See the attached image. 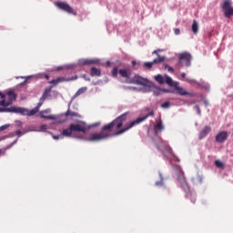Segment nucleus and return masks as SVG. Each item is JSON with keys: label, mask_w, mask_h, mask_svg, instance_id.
<instances>
[{"label": "nucleus", "mask_w": 233, "mask_h": 233, "mask_svg": "<svg viewBox=\"0 0 233 233\" xmlns=\"http://www.w3.org/2000/svg\"><path fill=\"white\" fill-rule=\"evenodd\" d=\"M15 125H16V127H23V122H21L20 120H17L16 122H15Z\"/></svg>", "instance_id": "nucleus-37"}, {"label": "nucleus", "mask_w": 233, "mask_h": 233, "mask_svg": "<svg viewBox=\"0 0 233 233\" xmlns=\"http://www.w3.org/2000/svg\"><path fill=\"white\" fill-rule=\"evenodd\" d=\"M4 96H5L4 99L5 101H7V103H10V105H12V103H14V101H15V99L17 97V96L15 95V93L14 91H8Z\"/></svg>", "instance_id": "nucleus-14"}, {"label": "nucleus", "mask_w": 233, "mask_h": 233, "mask_svg": "<svg viewBox=\"0 0 233 233\" xmlns=\"http://www.w3.org/2000/svg\"><path fill=\"white\" fill-rule=\"evenodd\" d=\"M88 126L83 121H79L76 124H71L68 128L64 129L62 132L63 137H77L80 139L86 134Z\"/></svg>", "instance_id": "nucleus-2"}, {"label": "nucleus", "mask_w": 233, "mask_h": 233, "mask_svg": "<svg viewBox=\"0 0 233 233\" xmlns=\"http://www.w3.org/2000/svg\"><path fill=\"white\" fill-rule=\"evenodd\" d=\"M211 128L209 126H206L199 133L198 139H203L204 137H207L210 132Z\"/></svg>", "instance_id": "nucleus-18"}, {"label": "nucleus", "mask_w": 233, "mask_h": 233, "mask_svg": "<svg viewBox=\"0 0 233 233\" xmlns=\"http://www.w3.org/2000/svg\"><path fill=\"white\" fill-rule=\"evenodd\" d=\"M43 103H45V99L40 97L37 106L31 110H28L25 107L11 106L0 107V112H11L13 114H20L21 116H28L30 117L32 116H35L39 112V108H41Z\"/></svg>", "instance_id": "nucleus-3"}, {"label": "nucleus", "mask_w": 233, "mask_h": 233, "mask_svg": "<svg viewBox=\"0 0 233 233\" xmlns=\"http://www.w3.org/2000/svg\"><path fill=\"white\" fill-rule=\"evenodd\" d=\"M222 9L224 10L225 17L230 19L233 16V7L231 0H225L222 5Z\"/></svg>", "instance_id": "nucleus-7"}, {"label": "nucleus", "mask_w": 233, "mask_h": 233, "mask_svg": "<svg viewBox=\"0 0 233 233\" xmlns=\"http://www.w3.org/2000/svg\"><path fill=\"white\" fill-rule=\"evenodd\" d=\"M46 79H48V75H45Z\"/></svg>", "instance_id": "nucleus-49"}, {"label": "nucleus", "mask_w": 233, "mask_h": 233, "mask_svg": "<svg viewBox=\"0 0 233 233\" xmlns=\"http://www.w3.org/2000/svg\"><path fill=\"white\" fill-rule=\"evenodd\" d=\"M8 125H4L2 127H0V132H3V130H6V128H8Z\"/></svg>", "instance_id": "nucleus-35"}, {"label": "nucleus", "mask_w": 233, "mask_h": 233, "mask_svg": "<svg viewBox=\"0 0 233 233\" xmlns=\"http://www.w3.org/2000/svg\"><path fill=\"white\" fill-rule=\"evenodd\" d=\"M56 6H59V1L55 2Z\"/></svg>", "instance_id": "nucleus-43"}, {"label": "nucleus", "mask_w": 233, "mask_h": 233, "mask_svg": "<svg viewBox=\"0 0 233 233\" xmlns=\"http://www.w3.org/2000/svg\"><path fill=\"white\" fill-rule=\"evenodd\" d=\"M155 80L157 83H159V85H163L165 83V77H163L161 75L155 76Z\"/></svg>", "instance_id": "nucleus-24"}, {"label": "nucleus", "mask_w": 233, "mask_h": 233, "mask_svg": "<svg viewBox=\"0 0 233 233\" xmlns=\"http://www.w3.org/2000/svg\"><path fill=\"white\" fill-rule=\"evenodd\" d=\"M127 116H128V113H124L120 115L118 117H116V119H114L109 124L105 125L102 127L100 133H94L90 135L88 141H91V142L103 141V139H106L110 137V132H112L113 130L116 131L115 133L116 136H119L117 135V132L123 129V125L127 121Z\"/></svg>", "instance_id": "nucleus-1"}, {"label": "nucleus", "mask_w": 233, "mask_h": 233, "mask_svg": "<svg viewBox=\"0 0 233 233\" xmlns=\"http://www.w3.org/2000/svg\"><path fill=\"white\" fill-rule=\"evenodd\" d=\"M193 201V203L196 201L195 199L194 200H192Z\"/></svg>", "instance_id": "nucleus-52"}, {"label": "nucleus", "mask_w": 233, "mask_h": 233, "mask_svg": "<svg viewBox=\"0 0 233 233\" xmlns=\"http://www.w3.org/2000/svg\"><path fill=\"white\" fill-rule=\"evenodd\" d=\"M178 62L184 63L185 66H190L192 63V55L187 52H184L178 55Z\"/></svg>", "instance_id": "nucleus-8"}, {"label": "nucleus", "mask_w": 233, "mask_h": 233, "mask_svg": "<svg viewBox=\"0 0 233 233\" xmlns=\"http://www.w3.org/2000/svg\"><path fill=\"white\" fill-rule=\"evenodd\" d=\"M228 137V134L227 131H221L216 136V141L217 143H225Z\"/></svg>", "instance_id": "nucleus-15"}, {"label": "nucleus", "mask_w": 233, "mask_h": 233, "mask_svg": "<svg viewBox=\"0 0 233 233\" xmlns=\"http://www.w3.org/2000/svg\"><path fill=\"white\" fill-rule=\"evenodd\" d=\"M15 135L21 137L23 136V132L21 130H16Z\"/></svg>", "instance_id": "nucleus-38"}, {"label": "nucleus", "mask_w": 233, "mask_h": 233, "mask_svg": "<svg viewBox=\"0 0 233 233\" xmlns=\"http://www.w3.org/2000/svg\"><path fill=\"white\" fill-rule=\"evenodd\" d=\"M132 65H133V66H136L137 62L136 61H132Z\"/></svg>", "instance_id": "nucleus-46"}, {"label": "nucleus", "mask_w": 233, "mask_h": 233, "mask_svg": "<svg viewBox=\"0 0 233 233\" xmlns=\"http://www.w3.org/2000/svg\"><path fill=\"white\" fill-rule=\"evenodd\" d=\"M119 76H121V77H125V78H128L130 77V76H132V71L130 70V68H125V69H120L118 71Z\"/></svg>", "instance_id": "nucleus-16"}, {"label": "nucleus", "mask_w": 233, "mask_h": 233, "mask_svg": "<svg viewBox=\"0 0 233 233\" xmlns=\"http://www.w3.org/2000/svg\"><path fill=\"white\" fill-rule=\"evenodd\" d=\"M215 165L217 168H225V163L220 160H216Z\"/></svg>", "instance_id": "nucleus-28"}, {"label": "nucleus", "mask_w": 233, "mask_h": 233, "mask_svg": "<svg viewBox=\"0 0 233 233\" xmlns=\"http://www.w3.org/2000/svg\"><path fill=\"white\" fill-rule=\"evenodd\" d=\"M87 88L86 87H81L79 88L76 93L75 94V97H77L83 94H85V92H86Z\"/></svg>", "instance_id": "nucleus-26"}, {"label": "nucleus", "mask_w": 233, "mask_h": 233, "mask_svg": "<svg viewBox=\"0 0 233 233\" xmlns=\"http://www.w3.org/2000/svg\"><path fill=\"white\" fill-rule=\"evenodd\" d=\"M150 116H154V111L149 112L144 117H138L136 120H133V121L126 124L124 126V127H122V129L117 131L116 136H121V135L125 134V132H128V130H130V128H134V127H136L137 125H139V123H143V121H145V119H147L148 117H150Z\"/></svg>", "instance_id": "nucleus-4"}, {"label": "nucleus", "mask_w": 233, "mask_h": 233, "mask_svg": "<svg viewBox=\"0 0 233 233\" xmlns=\"http://www.w3.org/2000/svg\"><path fill=\"white\" fill-rule=\"evenodd\" d=\"M176 90H177V94L179 96H190L191 97H193L194 94L193 93H188L185 90V88L178 86L177 85L175 86Z\"/></svg>", "instance_id": "nucleus-17"}, {"label": "nucleus", "mask_w": 233, "mask_h": 233, "mask_svg": "<svg viewBox=\"0 0 233 233\" xmlns=\"http://www.w3.org/2000/svg\"><path fill=\"white\" fill-rule=\"evenodd\" d=\"M198 111L199 114H201V110L199 109V106H198Z\"/></svg>", "instance_id": "nucleus-48"}, {"label": "nucleus", "mask_w": 233, "mask_h": 233, "mask_svg": "<svg viewBox=\"0 0 233 233\" xmlns=\"http://www.w3.org/2000/svg\"><path fill=\"white\" fill-rule=\"evenodd\" d=\"M3 152V150L2 149H0V154Z\"/></svg>", "instance_id": "nucleus-50"}, {"label": "nucleus", "mask_w": 233, "mask_h": 233, "mask_svg": "<svg viewBox=\"0 0 233 233\" xmlns=\"http://www.w3.org/2000/svg\"><path fill=\"white\" fill-rule=\"evenodd\" d=\"M159 177H160V180L155 183L156 187H163V185H165V183L163 182L164 181L163 174L159 173Z\"/></svg>", "instance_id": "nucleus-27"}, {"label": "nucleus", "mask_w": 233, "mask_h": 233, "mask_svg": "<svg viewBox=\"0 0 233 233\" xmlns=\"http://www.w3.org/2000/svg\"><path fill=\"white\" fill-rule=\"evenodd\" d=\"M162 92H167V90L161 89L159 87H155L154 90H153L154 96H161Z\"/></svg>", "instance_id": "nucleus-25"}, {"label": "nucleus", "mask_w": 233, "mask_h": 233, "mask_svg": "<svg viewBox=\"0 0 233 233\" xmlns=\"http://www.w3.org/2000/svg\"><path fill=\"white\" fill-rule=\"evenodd\" d=\"M49 86L46 87L41 96L42 99H44L46 101V99H48L50 97V94L52 92V88H54V86H57V85H59V77H57L56 79H53L52 81L49 82Z\"/></svg>", "instance_id": "nucleus-5"}, {"label": "nucleus", "mask_w": 233, "mask_h": 233, "mask_svg": "<svg viewBox=\"0 0 233 233\" xmlns=\"http://www.w3.org/2000/svg\"><path fill=\"white\" fill-rule=\"evenodd\" d=\"M205 103H206V105H208V102L206 101Z\"/></svg>", "instance_id": "nucleus-51"}, {"label": "nucleus", "mask_w": 233, "mask_h": 233, "mask_svg": "<svg viewBox=\"0 0 233 233\" xmlns=\"http://www.w3.org/2000/svg\"><path fill=\"white\" fill-rule=\"evenodd\" d=\"M131 83H133V85H141L142 86H147L148 79L143 78L142 76L136 75L135 77L132 79Z\"/></svg>", "instance_id": "nucleus-12"}, {"label": "nucleus", "mask_w": 233, "mask_h": 233, "mask_svg": "<svg viewBox=\"0 0 233 233\" xmlns=\"http://www.w3.org/2000/svg\"><path fill=\"white\" fill-rule=\"evenodd\" d=\"M62 81H65V78L60 77V78H59V83H62Z\"/></svg>", "instance_id": "nucleus-44"}, {"label": "nucleus", "mask_w": 233, "mask_h": 233, "mask_svg": "<svg viewBox=\"0 0 233 233\" xmlns=\"http://www.w3.org/2000/svg\"><path fill=\"white\" fill-rule=\"evenodd\" d=\"M46 130H47L46 125L40 126L39 132H46Z\"/></svg>", "instance_id": "nucleus-32"}, {"label": "nucleus", "mask_w": 233, "mask_h": 233, "mask_svg": "<svg viewBox=\"0 0 233 233\" xmlns=\"http://www.w3.org/2000/svg\"><path fill=\"white\" fill-rule=\"evenodd\" d=\"M91 77H100L101 76V69L96 67H92L90 70Z\"/></svg>", "instance_id": "nucleus-20"}, {"label": "nucleus", "mask_w": 233, "mask_h": 233, "mask_svg": "<svg viewBox=\"0 0 233 233\" xmlns=\"http://www.w3.org/2000/svg\"><path fill=\"white\" fill-rule=\"evenodd\" d=\"M78 64L82 66H86L88 65H99V59L82 58L78 61Z\"/></svg>", "instance_id": "nucleus-13"}, {"label": "nucleus", "mask_w": 233, "mask_h": 233, "mask_svg": "<svg viewBox=\"0 0 233 233\" xmlns=\"http://www.w3.org/2000/svg\"><path fill=\"white\" fill-rule=\"evenodd\" d=\"M180 33H181V31L179 30V28L175 29L176 35H179Z\"/></svg>", "instance_id": "nucleus-39"}, {"label": "nucleus", "mask_w": 233, "mask_h": 233, "mask_svg": "<svg viewBox=\"0 0 233 233\" xmlns=\"http://www.w3.org/2000/svg\"><path fill=\"white\" fill-rule=\"evenodd\" d=\"M101 126V122H96L94 124H91L90 126H87V128L89 130V128H96L97 127H100Z\"/></svg>", "instance_id": "nucleus-30"}, {"label": "nucleus", "mask_w": 233, "mask_h": 233, "mask_svg": "<svg viewBox=\"0 0 233 233\" xmlns=\"http://www.w3.org/2000/svg\"><path fill=\"white\" fill-rule=\"evenodd\" d=\"M166 70H168V72H174V68H172L171 66H168V65L165 66Z\"/></svg>", "instance_id": "nucleus-34"}, {"label": "nucleus", "mask_w": 233, "mask_h": 233, "mask_svg": "<svg viewBox=\"0 0 233 233\" xmlns=\"http://www.w3.org/2000/svg\"><path fill=\"white\" fill-rule=\"evenodd\" d=\"M162 108H170V102H165L161 105Z\"/></svg>", "instance_id": "nucleus-33"}, {"label": "nucleus", "mask_w": 233, "mask_h": 233, "mask_svg": "<svg viewBox=\"0 0 233 233\" xmlns=\"http://www.w3.org/2000/svg\"><path fill=\"white\" fill-rule=\"evenodd\" d=\"M157 52H162L161 49H157L152 52V54H157V57H161V56H159V54H157Z\"/></svg>", "instance_id": "nucleus-36"}, {"label": "nucleus", "mask_w": 233, "mask_h": 233, "mask_svg": "<svg viewBox=\"0 0 233 233\" xmlns=\"http://www.w3.org/2000/svg\"><path fill=\"white\" fill-rule=\"evenodd\" d=\"M59 9L70 15H77V12L70 6L66 2H59Z\"/></svg>", "instance_id": "nucleus-10"}, {"label": "nucleus", "mask_w": 233, "mask_h": 233, "mask_svg": "<svg viewBox=\"0 0 233 233\" xmlns=\"http://www.w3.org/2000/svg\"><path fill=\"white\" fill-rule=\"evenodd\" d=\"M157 125L155 126V132H162L165 130V126L161 120H156Z\"/></svg>", "instance_id": "nucleus-21"}, {"label": "nucleus", "mask_w": 233, "mask_h": 233, "mask_svg": "<svg viewBox=\"0 0 233 233\" xmlns=\"http://www.w3.org/2000/svg\"><path fill=\"white\" fill-rule=\"evenodd\" d=\"M54 139H59V136H55Z\"/></svg>", "instance_id": "nucleus-47"}, {"label": "nucleus", "mask_w": 233, "mask_h": 233, "mask_svg": "<svg viewBox=\"0 0 233 233\" xmlns=\"http://www.w3.org/2000/svg\"><path fill=\"white\" fill-rule=\"evenodd\" d=\"M0 97L1 99H5V95H3V93L0 92Z\"/></svg>", "instance_id": "nucleus-42"}, {"label": "nucleus", "mask_w": 233, "mask_h": 233, "mask_svg": "<svg viewBox=\"0 0 233 233\" xmlns=\"http://www.w3.org/2000/svg\"><path fill=\"white\" fill-rule=\"evenodd\" d=\"M186 80L188 81V83H194V80H190L188 78H187Z\"/></svg>", "instance_id": "nucleus-45"}, {"label": "nucleus", "mask_w": 233, "mask_h": 233, "mask_svg": "<svg viewBox=\"0 0 233 233\" xmlns=\"http://www.w3.org/2000/svg\"><path fill=\"white\" fill-rule=\"evenodd\" d=\"M76 79H77V76H75V77H73V78H71V79H66V81H74V80H76Z\"/></svg>", "instance_id": "nucleus-41"}, {"label": "nucleus", "mask_w": 233, "mask_h": 233, "mask_svg": "<svg viewBox=\"0 0 233 233\" xmlns=\"http://www.w3.org/2000/svg\"><path fill=\"white\" fill-rule=\"evenodd\" d=\"M164 83L168 85V86H174L176 88L177 83H174V80H172V77H170L168 75L165 76Z\"/></svg>", "instance_id": "nucleus-19"}, {"label": "nucleus", "mask_w": 233, "mask_h": 233, "mask_svg": "<svg viewBox=\"0 0 233 233\" xmlns=\"http://www.w3.org/2000/svg\"><path fill=\"white\" fill-rule=\"evenodd\" d=\"M111 74H112V76H113L114 77H117V74H119V70L117 69V67H114V68L112 69Z\"/></svg>", "instance_id": "nucleus-31"}, {"label": "nucleus", "mask_w": 233, "mask_h": 233, "mask_svg": "<svg viewBox=\"0 0 233 233\" xmlns=\"http://www.w3.org/2000/svg\"><path fill=\"white\" fill-rule=\"evenodd\" d=\"M177 181L181 188H183V190L186 192V196H192V192L190 191V186H188V183L187 182V178L185 177L184 174L178 176Z\"/></svg>", "instance_id": "nucleus-6"}, {"label": "nucleus", "mask_w": 233, "mask_h": 233, "mask_svg": "<svg viewBox=\"0 0 233 233\" xmlns=\"http://www.w3.org/2000/svg\"><path fill=\"white\" fill-rule=\"evenodd\" d=\"M66 116H70L71 119H81V115L77 112L67 111Z\"/></svg>", "instance_id": "nucleus-22"}, {"label": "nucleus", "mask_w": 233, "mask_h": 233, "mask_svg": "<svg viewBox=\"0 0 233 233\" xmlns=\"http://www.w3.org/2000/svg\"><path fill=\"white\" fill-rule=\"evenodd\" d=\"M181 77H182L183 79H186V78H187V74L182 73V74H181Z\"/></svg>", "instance_id": "nucleus-40"}, {"label": "nucleus", "mask_w": 233, "mask_h": 233, "mask_svg": "<svg viewBox=\"0 0 233 233\" xmlns=\"http://www.w3.org/2000/svg\"><path fill=\"white\" fill-rule=\"evenodd\" d=\"M191 30L193 34H198L199 32V25L198 24V21L196 20L193 21Z\"/></svg>", "instance_id": "nucleus-23"}, {"label": "nucleus", "mask_w": 233, "mask_h": 233, "mask_svg": "<svg viewBox=\"0 0 233 233\" xmlns=\"http://www.w3.org/2000/svg\"><path fill=\"white\" fill-rule=\"evenodd\" d=\"M51 110L46 109L43 111H40V117L42 119H49L51 121H54L53 124L56 125V123H58L57 121V116L56 115H50Z\"/></svg>", "instance_id": "nucleus-9"}, {"label": "nucleus", "mask_w": 233, "mask_h": 233, "mask_svg": "<svg viewBox=\"0 0 233 233\" xmlns=\"http://www.w3.org/2000/svg\"><path fill=\"white\" fill-rule=\"evenodd\" d=\"M164 61H165V56H158L157 58H155L152 62L144 63L143 66H144V68H147V70H151V68H152V66H154V65L163 63Z\"/></svg>", "instance_id": "nucleus-11"}, {"label": "nucleus", "mask_w": 233, "mask_h": 233, "mask_svg": "<svg viewBox=\"0 0 233 233\" xmlns=\"http://www.w3.org/2000/svg\"><path fill=\"white\" fill-rule=\"evenodd\" d=\"M10 103L11 102H8L5 98H2V100L0 101V106H4L5 108V106H10Z\"/></svg>", "instance_id": "nucleus-29"}]
</instances>
